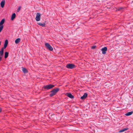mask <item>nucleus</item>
I'll return each instance as SVG.
<instances>
[{"label": "nucleus", "instance_id": "obj_13", "mask_svg": "<svg viewBox=\"0 0 133 133\" xmlns=\"http://www.w3.org/2000/svg\"><path fill=\"white\" fill-rule=\"evenodd\" d=\"M16 16L15 13H13L12 15L11 19L12 21H13L14 19L15 18Z\"/></svg>", "mask_w": 133, "mask_h": 133}, {"label": "nucleus", "instance_id": "obj_4", "mask_svg": "<svg viewBox=\"0 0 133 133\" xmlns=\"http://www.w3.org/2000/svg\"><path fill=\"white\" fill-rule=\"evenodd\" d=\"M66 67L68 69H72L75 68V65L73 64L69 63L66 65Z\"/></svg>", "mask_w": 133, "mask_h": 133}, {"label": "nucleus", "instance_id": "obj_10", "mask_svg": "<svg viewBox=\"0 0 133 133\" xmlns=\"http://www.w3.org/2000/svg\"><path fill=\"white\" fill-rule=\"evenodd\" d=\"M5 1L4 0H2L0 4L1 6V7L2 8H3L5 4Z\"/></svg>", "mask_w": 133, "mask_h": 133}, {"label": "nucleus", "instance_id": "obj_5", "mask_svg": "<svg viewBox=\"0 0 133 133\" xmlns=\"http://www.w3.org/2000/svg\"><path fill=\"white\" fill-rule=\"evenodd\" d=\"M41 16L40 13H37L36 14V20L37 21H39L40 20Z\"/></svg>", "mask_w": 133, "mask_h": 133}, {"label": "nucleus", "instance_id": "obj_16", "mask_svg": "<svg viewBox=\"0 0 133 133\" xmlns=\"http://www.w3.org/2000/svg\"><path fill=\"white\" fill-rule=\"evenodd\" d=\"M21 41V39L20 38H18L15 41V42L16 44L18 43Z\"/></svg>", "mask_w": 133, "mask_h": 133}, {"label": "nucleus", "instance_id": "obj_21", "mask_svg": "<svg viewBox=\"0 0 133 133\" xmlns=\"http://www.w3.org/2000/svg\"><path fill=\"white\" fill-rule=\"evenodd\" d=\"M21 6L19 7L18 8L17 11V12H19L21 10Z\"/></svg>", "mask_w": 133, "mask_h": 133}, {"label": "nucleus", "instance_id": "obj_17", "mask_svg": "<svg viewBox=\"0 0 133 133\" xmlns=\"http://www.w3.org/2000/svg\"><path fill=\"white\" fill-rule=\"evenodd\" d=\"M9 53L8 52H5L4 54V58L6 59L8 57Z\"/></svg>", "mask_w": 133, "mask_h": 133}, {"label": "nucleus", "instance_id": "obj_7", "mask_svg": "<svg viewBox=\"0 0 133 133\" xmlns=\"http://www.w3.org/2000/svg\"><path fill=\"white\" fill-rule=\"evenodd\" d=\"M66 95L69 97L73 98L74 97V96L70 93H67L66 94Z\"/></svg>", "mask_w": 133, "mask_h": 133}, {"label": "nucleus", "instance_id": "obj_22", "mask_svg": "<svg viewBox=\"0 0 133 133\" xmlns=\"http://www.w3.org/2000/svg\"><path fill=\"white\" fill-rule=\"evenodd\" d=\"M123 7H120L119 8L118 10L119 11L121 10L122 9H123Z\"/></svg>", "mask_w": 133, "mask_h": 133}, {"label": "nucleus", "instance_id": "obj_14", "mask_svg": "<svg viewBox=\"0 0 133 133\" xmlns=\"http://www.w3.org/2000/svg\"><path fill=\"white\" fill-rule=\"evenodd\" d=\"M5 21V19H3L0 22V26H1L2 25H3V24L4 23Z\"/></svg>", "mask_w": 133, "mask_h": 133}, {"label": "nucleus", "instance_id": "obj_23", "mask_svg": "<svg viewBox=\"0 0 133 133\" xmlns=\"http://www.w3.org/2000/svg\"><path fill=\"white\" fill-rule=\"evenodd\" d=\"M95 47H96V46H92V48L93 49H94L95 48Z\"/></svg>", "mask_w": 133, "mask_h": 133}, {"label": "nucleus", "instance_id": "obj_8", "mask_svg": "<svg viewBox=\"0 0 133 133\" xmlns=\"http://www.w3.org/2000/svg\"><path fill=\"white\" fill-rule=\"evenodd\" d=\"M87 93H84L83 95L81 98V99H85L87 97Z\"/></svg>", "mask_w": 133, "mask_h": 133}, {"label": "nucleus", "instance_id": "obj_11", "mask_svg": "<svg viewBox=\"0 0 133 133\" xmlns=\"http://www.w3.org/2000/svg\"><path fill=\"white\" fill-rule=\"evenodd\" d=\"M4 48L3 47L0 51V55L1 56H2L3 54Z\"/></svg>", "mask_w": 133, "mask_h": 133}, {"label": "nucleus", "instance_id": "obj_2", "mask_svg": "<svg viewBox=\"0 0 133 133\" xmlns=\"http://www.w3.org/2000/svg\"><path fill=\"white\" fill-rule=\"evenodd\" d=\"M54 86L55 85H54L49 84L46 85L44 86L43 88L44 89L48 90L53 88Z\"/></svg>", "mask_w": 133, "mask_h": 133}, {"label": "nucleus", "instance_id": "obj_20", "mask_svg": "<svg viewBox=\"0 0 133 133\" xmlns=\"http://www.w3.org/2000/svg\"><path fill=\"white\" fill-rule=\"evenodd\" d=\"M3 28V25H2L0 26V32L2 30Z\"/></svg>", "mask_w": 133, "mask_h": 133}, {"label": "nucleus", "instance_id": "obj_18", "mask_svg": "<svg viewBox=\"0 0 133 133\" xmlns=\"http://www.w3.org/2000/svg\"><path fill=\"white\" fill-rule=\"evenodd\" d=\"M133 113V111H131L126 113L125 115L127 116H129L131 115Z\"/></svg>", "mask_w": 133, "mask_h": 133}, {"label": "nucleus", "instance_id": "obj_24", "mask_svg": "<svg viewBox=\"0 0 133 133\" xmlns=\"http://www.w3.org/2000/svg\"><path fill=\"white\" fill-rule=\"evenodd\" d=\"M2 111V109L0 108V112H1Z\"/></svg>", "mask_w": 133, "mask_h": 133}, {"label": "nucleus", "instance_id": "obj_9", "mask_svg": "<svg viewBox=\"0 0 133 133\" xmlns=\"http://www.w3.org/2000/svg\"><path fill=\"white\" fill-rule=\"evenodd\" d=\"M8 43V41L7 39H6L5 41L4 44V49H5L7 46Z\"/></svg>", "mask_w": 133, "mask_h": 133}, {"label": "nucleus", "instance_id": "obj_1", "mask_svg": "<svg viewBox=\"0 0 133 133\" xmlns=\"http://www.w3.org/2000/svg\"><path fill=\"white\" fill-rule=\"evenodd\" d=\"M59 90V89L58 88H56L51 91V93L50 94V96L52 97L55 95L56 94Z\"/></svg>", "mask_w": 133, "mask_h": 133}, {"label": "nucleus", "instance_id": "obj_15", "mask_svg": "<svg viewBox=\"0 0 133 133\" xmlns=\"http://www.w3.org/2000/svg\"><path fill=\"white\" fill-rule=\"evenodd\" d=\"M22 70L24 73H26L28 72V70L25 68H22Z\"/></svg>", "mask_w": 133, "mask_h": 133}, {"label": "nucleus", "instance_id": "obj_19", "mask_svg": "<svg viewBox=\"0 0 133 133\" xmlns=\"http://www.w3.org/2000/svg\"><path fill=\"white\" fill-rule=\"evenodd\" d=\"M128 128H124L123 129H121L119 131V132H124L128 129Z\"/></svg>", "mask_w": 133, "mask_h": 133}, {"label": "nucleus", "instance_id": "obj_3", "mask_svg": "<svg viewBox=\"0 0 133 133\" xmlns=\"http://www.w3.org/2000/svg\"><path fill=\"white\" fill-rule=\"evenodd\" d=\"M45 45L46 47L48 49L51 51L53 50V48L49 43H45Z\"/></svg>", "mask_w": 133, "mask_h": 133}, {"label": "nucleus", "instance_id": "obj_6", "mask_svg": "<svg viewBox=\"0 0 133 133\" xmlns=\"http://www.w3.org/2000/svg\"><path fill=\"white\" fill-rule=\"evenodd\" d=\"M107 48L106 47H105L101 49L102 54H105L106 53V51H107Z\"/></svg>", "mask_w": 133, "mask_h": 133}, {"label": "nucleus", "instance_id": "obj_12", "mask_svg": "<svg viewBox=\"0 0 133 133\" xmlns=\"http://www.w3.org/2000/svg\"><path fill=\"white\" fill-rule=\"evenodd\" d=\"M37 24L39 25L42 27H45V23H42L40 22L37 23Z\"/></svg>", "mask_w": 133, "mask_h": 133}]
</instances>
